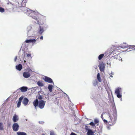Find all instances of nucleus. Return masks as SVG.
Instances as JSON below:
<instances>
[{
  "label": "nucleus",
  "mask_w": 135,
  "mask_h": 135,
  "mask_svg": "<svg viewBox=\"0 0 135 135\" xmlns=\"http://www.w3.org/2000/svg\"><path fill=\"white\" fill-rule=\"evenodd\" d=\"M94 123L97 124L99 122V121L98 119H94Z\"/></svg>",
  "instance_id": "a878e982"
},
{
  "label": "nucleus",
  "mask_w": 135,
  "mask_h": 135,
  "mask_svg": "<svg viewBox=\"0 0 135 135\" xmlns=\"http://www.w3.org/2000/svg\"><path fill=\"white\" fill-rule=\"evenodd\" d=\"M99 67L100 71L103 72L104 71L105 68V66L103 64H101L99 65Z\"/></svg>",
  "instance_id": "f8f14e48"
},
{
  "label": "nucleus",
  "mask_w": 135,
  "mask_h": 135,
  "mask_svg": "<svg viewBox=\"0 0 135 135\" xmlns=\"http://www.w3.org/2000/svg\"><path fill=\"white\" fill-rule=\"evenodd\" d=\"M104 56V54H102L98 56V59L99 60H101Z\"/></svg>",
  "instance_id": "5701e85b"
},
{
  "label": "nucleus",
  "mask_w": 135,
  "mask_h": 135,
  "mask_svg": "<svg viewBox=\"0 0 135 135\" xmlns=\"http://www.w3.org/2000/svg\"><path fill=\"white\" fill-rule=\"evenodd\" d=\"M43 79L45 81L48 83H53L52 79L48 77L45 76L43 78Z\"/></svg>",
  "instance_id": "0eeeda50"
},
{
  "label": "nucleus",
  "mask_w": 135,
  "mask_h": 135,
  "mask_svg": "<svg viewBox=\"0 0 135 135\" xmlns=\"http://www.w3.org/2000/svg\"><path fill=\"white\" fill-rule=\"evenodd\" d=\"M37 85L40 86H44V84L43 83L40 81H38L37 83Z\"/></svg>",
  "instance_id": "4be33fe9"
},
{
  "label": "nucleus",
  "mask_w": 135,
  "mask_h": 135,
  "mask_svg": "<svg viewBox=\"0 0 135 135\" xmlns=\"http://www.w3.org/2000/svg\"><path fill=\"white\" fill-rule=\"evenodd\" d=\"M120 54H116L113 56V57L115 59H116L120 61H122V59L120 56Z\"/></svg>",
  "instance_id": "1a4fd4ad"
},
{
  "label": "nucleus",
  "mask_w": 135,
  "mask_h": 135,
  "mask_svg": "<svg viewBox=\"0 0 135 135\" xmlns=\"http://www.w3.org/2000/svg\"><path fill=\"white\" fill-rule=\"evenodd\" d=\"M42 135H45V134H42Z\"/></svg>",
  "instance_id": "79ce46f5"
},
{
  "label": "nucleus",
  "mask_w": 135,
  "mask_h": 135,
  "mask_svg": "<svg viewBox=\"0 0 135 135\" xmlns=\"http://www.w3.org/2000/svg\"><path fill=\"white\" fill-rule=\"evenodd\" d=\"M24 62H26V61L25 60V61H24Z\"/></svg>",
  "instance_id": "37998d69"
},
{
  "label": "nucleus",
  "mask_w": 135,
  "mask_h": 135,
  "mask_svg": "<svg viewBox=\"0 0 135 135\" xmlns=\"http://www.w3.org/2000/svg\"><path fill=\"white\" fill-rule=\"evenodd\" d=\"M97 79L99 82L102 81V79L100 77V74L99 73H98L97 75Z\"/></svg>",
  "instance_id": "6ab92c4d"
},
{
  "label": "nucleus",
  "mask_w": 135,
  "mask_h": 135,
  "mask_svg": "<svg viewBox=\"0 0 135 135\" xmlns=\"http://www.w3.org/2000/svg\"><path fill=\"white\" fill-rule=\"evenodd\" d=\"M17 59V56H16L15 58L14 61H16Z\"/></svg>",
  "instance_id": "4c0bfd02"
},
{
  "label": "nucleus",
  "mask_w": 135,
  "mask_h": 135,
  "mask_svg": "<svg viewBox=\"0 0 135 135\" xmlns=\"http://www.w3.org/2000/svg\"><path fill=\"white\" fill-rule=\"evenodd\" d=\"M27 56L28 57H30L31 56V54H27Z\"/></svg>",
  "instance_id": "e433bc0d"
},
{
  "label": "nucleus",
  "mask_w": 135,
  "mask_h": 135,
  "mask_svg": "<svg viewBox=\"0 0 135 135\" xmlns=\"http://www.w3.org/2000/svg\"><path fill=\"white\" fill-rule=\"evenodd\" d=\"M18 135H27L26 134L23 132H18L17 133Z\"/></svg>",
  "instance_id": "aec40b11"
},
{
  "label": "nucleus",
  "mask_w": 135,
  "mask_h": 135,
  "mask_svg": "<svg viewBox=\"0 0 135 135\" xmlns=\"http://www.w3.org/2000/svg\"><path fill=\"white\" fill-rule=\"evenodd\" d=\"M20 128L19 126L17 123H15L12 126V129L15 131H17Z\"/></svg>",
  "instance_id": "423d86ee"
},
{
  "label": "nucleus",
  "mask_w": 135,
  "mask_h": 135,
  "mask_svg": "<svg viewBox=\"0 0 135 135\" xmlns=\"http://www.w3.org/2000/svg\"><path fill=\"white\" fill-rule=\"evenodd\" d=\"M0 130H3V124L1 123L0 122Z\"/></svg>",
  "instance_id": "b1692460"
},
{
  "label": "nucleus",
  "mask_w": 135,
  "mask_h": 135,
  "mask_svg": "<svg viewBox=\"0 0 135 135\" xmlns=\"http://www.w3.org/2000/svg\"><path fill=\"white\" fill-rule=\"evenodd\" d=\"M110 76L112 77H113V76H112V75H110Z\"/></svg>",
  "instance_id": "a19ab883"
},
{
  "label": "nucleus",
  "mask_w": 135,
  "mask_h": 135,
  "mask_svg": "<svg viewBox=\"0 0 135 135\" xmlns=\"http://www.w3.org/2000/svg\"><path fill=\"white\" fill-rule=\"evenodd\" d=\"M40 39L41 40H43V37L42 36H41L40 37Z\"/></svg>",
  "instance_id": "58836bf2"
},
{
  "label": "nucleus",
  "mask_w": 135,
  "mask_h": 135,
  "mask_svg": "<svg viewBox=\"0 0 135 135\" xmlns=\"http://www.w3.org/2000/svg\"><path fill=\"white\" fill-rule=\"evenodd\" d=\"M22 66L21 64H19L18 65L16 66V69L19 71H20L22 69Z\"/></svg>",
  "instance_id": "a211bd4d"
},
{
  "label": "nucleus",
  "mask_w": 135,
  "mask_h": 135,
  "mask_svg": "<svg viewBox=\"0 0 135 135\" xmlns=\"http://www.w3.org/2000/svg\"><path fill=\"white\" fill-rule=\"evenodd\" d=\"M37 99H38L41 100L42 98V96L39 95L37 96Z\"/></svg>",
  "instance_id": "bb28decb"
},
{
  "label": "nucleus",
  "mask_w": 135,
  "mask_h": 135,
  "mask_svg": "<svg viewBox=\"0 0 135 135\" xmlns=\"http://www.w3.org/2000/svg\"><path fill=\"white\" fill-rule=\"evenodd\" d=\"M28 99L27 98H25L23 101H22V103H23L25 105H26L28 103Z\"/></svg>",
  "instance_id": "4468645a"
},
{
  "label": "nucleus",
  "mask_w": 135,
  "mask_h": 135,
  "mask_svg": "<svg viewBox=\"0 0 135 135\" xmlns=\"http://www.w3.org/2000/svg\"><path fill=\"white\" fill-rule=\"evenodd\" d=\"M124 44L125 45L122 46L121 47L122 48H126L129 47V49H133L135 50V46L130 45L129 46H128V45H126V44Z\"/></svg>",
  "instance_id": "6e6552de"
},
{
  "label": "nucleus",
  "mask_w": 135,
  "mask_h": 135,
  "mask_svg": "<svg viewBox=\"0 0 135 135\" xmlns=\"http://www.w3.org/2000/svg\"><path fill=\"white\" fill-rule=\"evenodd\" d=\"M103 120L104 123H108V122L106 120L104 119Z\"/></svg>",
  "instance_id": "72a5a7b5"
},
{
  "label": "nucleus",
  "mask_w": 135,
  "mask_h": 135,
  "mask_svg": "<svg viewBox=\"0 0 135 135\" xmlns=\"http://www.w3.org/2000/svg\"><path fill=\"white\" fill-rule=\"evenodd\" d=\"M50 135H56L54 132L53 131H51L50 132Z\"/></svg>",
  "instance_id": "7c9ffc66"
},
{
  "label": "nucleus",
  "mask_w": 135,
  "mask_h": 135,
  "mask_svg": "<svg viewBox=\"0 0 135 135\" xmlns=\"http://www.w3.org/2000/svg\"><path fill=\"white\" fill-rule=\"evenodd\" d=\"M18 116L16 115H14L13 118V120L14 122H17L18 120Z\"/></svg>",
  "instance_id": "2eb2a0df"
},
{
  "label": "nucleus",
  "mask_w": 135,
  "mask_h": 135,
  "mask_svg": "<svg viewBox=\"0 0 135 135\" xmlns=\"http://www.w3.org/2000/svg\"><path fill=\"white\" fill-rule=\"evenodd\" d=\"M98 83L97 81L96 80H95L93 83V85L94 86H95L97 85Z\"/></svg>",
  "instance_id": "c85d7f7f"
},
{
  "label": "nucleus",
  "mask_w": 135,
  "mask_h": 135,
  "mask_svg": "<svg viewBox=\"0 0 135 135\" xmlns=\"http://www.w3.org/2000/svg\"><path fill=\"white\" fill-rule=\"evenodd\" d=\"M89 124L90 126H95V125L94 123L93 122H91Z\"/></svg>",
  "instance_id": "cd10ccee"
},
{
  "label": "nucleus",
  "mask_w": 135,
  "mask_h": 135,
  "mask_svg": "<svg viewBox=\"0 0 135 135\" xmlns=\"http://www.w3.org/2000/svg\"><path fill=\"white\" fill-rule=\"evenodd\" d=\"M36 41V40L34 39L26 40L25 42L27 43H35Z\"/></svg>",
  "instance_id": "9b49d317"
},
{
  "label": "nucleus",
  "mask_w": 135,
  "mask_h": 135,
  "mask_svg": "<svg viewBox=\"0 0 135 135\" xmlns=\"http://www.w3.org/2000/svg\"><path fill=\"white\" fill-rule=\"evenodd\" d=\"M21 102H18L17 104V107L18 108L19 107L21 104Z\"/></svg>",
  "instance_id": "473e14b6"
},
{
  "label": "nucleus",
  "mask_w": 135,
  "mask_h": 135,
  "mask_svg": "<svg viewBox=\"0 0 135 135\" xmlns=\"http://www.w3.org/2000/svg\"><path fill=\"white\" fill-rule=\"evenodd\" d=\"M85 129L86 130H87L88 131V130L90 129H89V127L86 125H85Z\"/></svg>",
  "instance_id": "c756f323"
},
{
  "label": "nucleus",
  "mask_w": 135,
  "mask_h": 135,
  "mask_svg": "<svg viewBox=\"0 0 135 135\" xmlns=\"http://www.w3.org/2000/svg\"><path fill=\"white\" fill-rule=\"evenodd\" d=\"M20 89L21 92H24L27 90L28 88L27 87L22 86L21 87Z\"/></svg>",
  "instance_id": "ddd939ff"
},
{
  "label": "nucleus",
  "mask_w": 135,
  "mask_h": 135,
  "mask_svg": "<svg viewBox=\"0 0 135 135\" xmlns=\"http://www.w3.org/2000/svg\"><path fill=\"white\" fill-rule=\"evenodd\" d=\"M121 89L120 88H117L115 91V93L117 95V97L119 98H121L122 97L121 95Z\"/></svg>",
  "instance_id": "20e7f679"
},
{
  "label": "nucleus",
  "mask_w": 135,
  "mask_h": 135,
  "mask_svg": "<svg viewBox=\"0 0 135 135\" xmlns=\"http://www.w3.org/2000/svg\"><path fill=\"white\" fill-rule=\"evenodd\" d=\"M32 71V70L29 69L28 70V72H24L23 74V77L26 78H28L30 76V72Z\"/></svg>",
  "instance_id": "39448f33"
},
{
  "label": "nucleus",
  "mask_w": 135,
  "mask_h": 135,
  "mask_svg": "<svg viewBox=\"0 0 135 135\" xmlns=\"http://www.w3.org/2000/svg\"><path fill=\"white\" fill-rule=\"evenodd\" d=\"M101 117L102 118V119L103 120L104 119V118L103 116V113H102L101 116Z\"/></svg>",
  "instance_id": "f704fd0d"
},
{
  "label": "nucleus",
  "mask_w": 135,
  "mask_h": 135,
  "mask_svg": "<svg viewBox=\"0 0 135 135\" xmlns=\"http://www.w3.org/2000/svg\"><path fill=\"white\" fill-rule=\"evenodd\" d=\"M109 120L108 121V124L110 126L114 125L116 123L117 118L115 117H113L109 116Z\"/></svg>",
  "instance_id": "7ed1b4c3"
},
{
  "label": "nucleus",
  "mask_w": 135,
  "mask_h": 135,
  "mask_svg": "<svg viewBox=\"0 0 135 135\" xmlns=\"http://www.w3.org/2000/svg\"><path fill=\"white\" fill-rule=\"evenodd\" d=\"M27 0H23L22 3L23 7H21V9L27 15L31 17L33 19L32 22L33 24L39 25L44 24L46 22V17L36 11H33L25 7V4L27 2Z\"/></svg>",
  "instance_id": "f257e3e1"
},
{
  "label": "nucleus",
  "mask_w": 135,
  "mask_h": 135,
  "mask_svg": "<svg viewBox=\"0 0 135 135\" xmlns=\"http://www.w3.org/2000/svg\"><path fill=\"white\" fill-rule=\"evenodd\" d=\"M70 135H77L74 133L72 132L71 133Z\"/></svg>",
  "instance_id": "c9c22d12"
},
{
  "label": "nucleus",
  "mask_w": 135,
  "mask_h": 135,
  "mask_svg": "<svg viewBox=\"0 0 135 135\" xmlns=\"http://www.w3.org/2000/svg\"><path fill=\"white\" fill-rule=\"evenodd\" d=\"M121 50L119 49H116L112 51V54H120V53L121 52Z\"/></svg>",
  "instance_id": "9d476101"
},
{
  "label": "nucleus",
  "mask_w": 135,
  "mask_h": 135,
  "mask_svg": "<svg viewBox=\"0 0 135 135\" xmlns=\"http://www.w3.org/2000/svg\"><path fill=\"white\" fill-rule=\"evenodd\" d=\"M5 11L4 9L1 7H0V12L3 13Z\"/></svg>",
  "instance_id": "393cba45"
},
{
  "label": "nucleus",
  "mask_w": 135,
  "mask_h": 135,
  "mask_svg": "<svg viewBox=\"0 0 135 135\" xmlns=\"http://www.w3.org/2000/svg\"><path fill=\"white\" fill-rule=\"evenodd\" d=\"M87 135H93L94 132L91 129L88 130L87 133Z\"/></svg>",
  "instance_id": "f3484780"
},
{
  "label": "nucleus",
  "mask_w": 135,
  "mask_h": 135,
  "mask_svg": "<svg viewBox=\"0 0 135 135\" xmlns=\"http://www.w3.org/2000/svg\"><path fill=\"white\" fill-rule=\"evenodd\" d=\"M45 103V102H44L43 100H41L38 101L37 99L35 100L33 102V105L35 107L38 106L41 109L44 107Z\"/></svg>",
  "instance_id": "f03ea898"
},
{
  "label": "nucleus",
  "mask_w": 135,
  "mask_h": 135,
  "mask_svg": "<svg viewBox=\"0 0 135 135\" xmlns=\"http://www.w3.org/2000/svg\"><path fill=\"white\" fill-rule=\"evenodd\" d=\"M23 98V97H21L19 99L18 102H21Z\"/></svg>",
  "instance_id": "2f4dec72"
},
{
  "label": "nucleus",
  "mask_w": 135,
  "mask_h": 135,
  "mask_svg": "<svg viewBox=\"0 0 135 135\" xmlns=\"http://www.w3.org/2000/svg\"><path fill=\"white\" fill-rule=\"evenodd\" d=\"M110 75H113V73H111L110 74Z\"/></svg>",
  "instance_id": "ea45409f"
},
{
  "label": "nucleus",
  "mask_w": 135,
  "mask_h": 135,
  "mask_svg": "<svg viewBox=\"0 0 135 135\" xmlns=\"http://www.w3.org/2000/svg\"><path fill=\"white\" fill-rule=\"evenodd\" d=\"M44 30L43 28L40 26L38 29V32L41 35L44 32Z\"/></svg>",
  "instance_id": "dca6fc26"
},
{
  "label": "nucleus",
  "mask_w": 135,
  "mask_h": 135,
  "mask_svg": "<svg viewBox=\"0 0 135 135\" xmlns=\"http://www.w3.org/2000/svg\"><path fill=\"white\" fill-rule=\"evenodd\" d=\"M53 88V86L52 85L49 84L48 86V89L49 90V91L51 92L52 91V90Z\"/></svg>",
  "instance_id": "412c9836"
}]
</instances>
